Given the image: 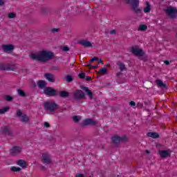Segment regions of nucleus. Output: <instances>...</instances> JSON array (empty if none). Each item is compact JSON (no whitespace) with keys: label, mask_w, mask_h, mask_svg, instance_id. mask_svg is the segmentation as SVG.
<instances>
[{"label":"nucleus","mask_w":177,"mask_h":177,"mask_svg":"<svg viewBox=\"0 0 177 177\" xmlns=\"http://www.w3.org/2000/svg\"><path fill=\"white\" fill-rule=\"evenodd\" d=\"M2 132L6 135H10V129L8 127H4L2 128Z\"/></svg>","instance_id":"obj_25"},{"label":"nucleus","mask_w":177,"mask_h":177,"mask_svg":"<svg viewBox=\"0 0 177 177\" xmlns=\"http://www.w3.org/2000/svg\"><path fill=\"white\" fill-rule=\"evenodd\" d=\"M53 53L49 50H40L37 53H32L30 55V59L32 60H38V62H41V63H46V62H49L51 59L53 58Z\"/></svg>","instance_id":"obj_1"},{"label":"nucleus","mask_w":177,"mask_h":177,"mask_svg":"<svg viewBox=\"0 0 177 177\" xmlns=\"http://www.w3.org/2000/svg\"><path fill=\"white\" fill-rule=\"evenodd\" d=\"M53 70H55L56 71H59L60 69L57 66H54Z\"/></svg>","instance_id":"obj_46"},{"label":"nucleus","mask_w":177,"mask_h":177,"mask_svg":"<svg viewBox=\"0 0 177 177\" xmlns=\"http://www.w3.org/2000/svg\"><path fill=\"white\" fill-rule=\"evenodd\" d=\"M66 80L67 81V82H71V81H73V77H71V75H67L66 77Z\"/></svg>","instance_id":"obj_34"},{"label":"nucleus","mask_w":177,"mask_h":177,"mask_svg":"<svg viewBox=\"0 0 177 177\" xmlns=\"http://www.w3.org/2000/svg\"><path fill=\"white\" fill-rule=\"evenodd\" d=\"M138 30H140V31H146V30H147V26L146 25H141Z\"/></svg>","instance_id":"obj_30"},{"label":"nucleus","mask_w":177,"mask_h":177,"mask_svg":"<svg viewBox=\"0 0 177 177\" xmlns=\"http://www.w3.org/2000/svg\"><path fill=\"white\" fill-rule=\"evenodd\" d=\"M0 70L2 71H15V70H16V66L0 62Z\"/></svg>","instance_id":"obj_3"},{"label":"nucleus","mask_w":177,"mask_h":177,"mask_svg":"<svg viewBox=\"0 0 177 177\" xmlns=\"http://www.w3.org/2000/svg\"><path fill=\"white\" fill-rule=\"evenodd\" d=\"M88 67H90V68H97V66H92L91 64H87Z\"/></svg>","instance_id":"obj_38"},{"label":"nucleus","mask_w":177,"mask_h":177,"mask_svg":"<svg viewBox=\"0 0 177 177\" xmlns=\"http://www.w3.org/2000/svg\"><path fill=\"white\" fill-rule=\"evenodd\" d=\"M79 77L80 78H85V73H80Z\"/></svg>","instance_id":"obj_43"},{"label":"nucleus","mask_w":177,"mask_h":177,"mask_svg":"<svg viewBox=\"0 0 177 177\" xmlns=\"http://www.w3.org/2000/svg\"><path fill=\"white\" fill-rule=\"evenodd\" d=\"M111 140L113 143L115 145H118V143H120V142H127L128 141V137L127 136H123L122 137H120L118 136H114Z\"/></svg>","instance_id":"obj_6"},{"label":"nucleus","mask_w":177,"mask_h":177,"mask_svg":"<svg viewBox=\"0 0 177 177\" xmlns=\"http://www.w3.org/2000/svg\"><path fill=\"white\" fill-rule=\"evenodd\" d=\"M98 74H100L101 75H106V74H107V68H100L98 71Z\"/></svg>","instance_id":"obj_26"},{"label":"nucleus","mask_w":177,"mask_h":177,"mask_svg":"<svg viewBox=\"0 0 177 177\" xmlns=\"http://www.w3.org/2000/svg\"><path fill=\"white\" fill-rule=\"evenodd\" d=\"M165 64L169 65V61H165Z\"/></svg>","instance_id":"obj_50"},{"label":"nucleus","mask_w":177,"mask_h":177,"mask_svg":"<svg viewBox=\"0 0 177 177\" xmlns=\"http://www.w3.org/2000/svg\"><path fill=\"white\" fill-rule=\"evenodd\" d=\"M4 97L7 102H12V100H13V97L10 95H6Z\"/></svg>","instance_id":"obj_32"},{"label":"nucleus","mask_w":177,"mask_h":177,"mask_svg":"<svg viewBox=\"0 0 177 177\" xmlns=\"http://www.w3.org/2000/svg\"><path fill=\"white\" fill-rule=\"evenodd\" d=\"M10 108L9 106L4 107L0 109V114H5V113L9 111Z\"/></svg>","instance_id":"obj_28"},{"label":"nucleus","mask_w":177,"mask_h":177,"mask_svg":"<svg viewBox=\"0 0 177 177\" xmlns=\"http://www.w3.org/2000/svg\"><path fill=\"white\" fill-rule=\"evenodd\" d=\"M10 153L12 156H16L17 154H20V153H21V147H14L12 149H11Z\"/></svg>","instance_id":"obj_14"},{"label":"nucleus","mask_w":177,"mask_h":177,"mask_svg":"<svg viewBox=\"0 0 177 177\" xmlns=\"http://www.w3.org/2000/svg\"><path fill=\"white\" fill-rule=\"evenodd\" d=\"M1 49H3V52L6 53H12L15 50V46H13V44H3L1 46Z\"/></svg>","instance_id":"obj_8"},{"label":"nucleus","mask_w":177,"mask_h":177,"mask_svg":"<svg viewBox=\"0 0 177 177\" xmlns=\"http://www.w3.org/2000/svg\"><path fill=\"white\" fill-rule=\"evenodd\" d=\"M156 84L158 86H160V88H167V84L163 83L162 81H161V80H157Z\"/></svg>","instance_id":"obj_23"},{"label":"nucleus","mask_w":177,"mask_h":177,"mask_svg":"<svg viewBox=\"0 0 177 177\" xmlns=\"http://www.w3.org/2000/svg\"><path fill=\"white\" fill-rule=\"evenodd\" d=\"M166 13L171 19H175L177 16V9L172 7H169L166 10Z\"/></svg>","instance_id":"obj_7"},{"label":"nucleus","mask_w":177,"mask_h":177,"mask_svg":"<svg viewBox=\"0 0 177 177\" xmlns=\"http://www.w3.org/2000/svg\"><path fill=\"white\" fill-rule=\"evenodd\" d=\"M18 95H19V96H26V93L21 89L18 90Z\"/></svg>","instance_id":"obj_31"},{"label":"nucleus","mask_w":177,"mask_h":177,"mask_svg":"<svg viewBox=\"0 0 177 177\" xmlns=\"http://www.w3.org/2000/svg\"><path fill=\"white\" fill-rule=\"evenodd\" d=\"M151 10V6L149 3V1L146 2V6L144 8L143 11L145 13H150Z\"/></svg>","instance_id":"obj_18"},{"label":"nucleus","mask_w":177,"mask_h":177,"mask_svg":"<svg viewBox=\"0 0 177 177\" xmlns=\"http://www.w3.org/2000/svg\"><path fill=\"white\" fill-rule=\"evenodd\" d=\"M37 85L41 89H44V88H46L45 86H46V82L40 80L37 82Z\"/></svg>","instance_id":"obj_20"},{"label":"nucleus","mask_w":177,"mask_h":177,"mask_svg":"<svg viewBox=\"0 0 177 177\" xmlns=\"http://www.w3.org/2000/svg\"><path fill=\"white\" fill-rule=\"evenodd\" d=\"M59 28H53L51 30V32H58Z\"/></svg>","instance_id":"obj_41"},{"label":"nucleus","mask_w":177,"mask_h":177,"mask_svg":"<svg viewBox=\"0 0 177 177\" xmlns=\"http://www.w3.org/2000/svg\"><path fill=\"white\" fill-rule=\"evenodd\" d=\"M159 154L161 158H167V157H171V151L168 150H160Z\"/></svg>","instance_id":"obj_11"},{"label":"nucleus","mask_w":177,"mask_h":177,"mask_svg":"<svg viewBox=\"0 0 177 177\" xmlns=\"http://www.w3.org/2000/svg\"><path fill=\"white\" fill-rule=\"evenodd\" d=\"M62 50H64V52H68V50H69V49L67 46H64Z\"/></svg>","instance_id":"obj_42"},{"label":"nucleus","mask_w":177,"mask_h":177,"mask_svg":"<svg viewBox=\"0 0 177 177\" xmlns=\"http://www.w3.org/2000/svg\"><path fill=\"white\" fill-rule=\"evenodd\" d=\"M43 169H45V167H43Z\"/></svg>","instance_id":"obj_54"},{"label":"nucleus","mask_w":177,"mask_h":177,"mask_svg":"<svg viewBox=\"0 0 177 177\" xmlns=\"http://www.w3.org/2000/svg\"><path fill=\"white\" fill-rule=\"evenodd\" d=\"M129 104H130L132 107L136 106V103L135 102H133V101H131V102H129Z\"/></svg>","instance_id":"obj_39"},{"label":"nucleus","mask_w":177,"mask_h":177,"mask_svg":"<svg viewBox=\"0 0 177 177\" xmlns=\"http://www.w3.org/2000/svg\"><path fill=\"white\" fill-rule=\"evenodd\" d=\"M92 80V77H89L87 78V81H91Z\"/></svg>","instance_id":"obj_51"},{"label":"nucleus","mask_w":177,"mask_h":177,"mask_svg":"<svg viewBox=\"0 0 177 177\" xmlns=\"http://www.w3.org/2000/svg\"><path fill=\"white\" fill-rule=\"evenodd\" d=\"M120 75H122V72H118V73H116V77H120Z\"/></svg>","instance_id":"obj_47"},{"label":"nucleus","mask_w":177,"mask_h":177,"mask_svg":"<svg viewBox=\"0 0 177 177\" xmlns=\"http://www.w3.org/2000/svg\"><path fill=\"white\" fill-rule=\"evenodd\" d=\"M3 5H5V1L4 0H0V6H2Z\"/></svg>","instance_id":"obj_44"},{"label":"nucleus","mask_w":177,"mask_h":177,"mask_svg":"<svg viewBox=\"0 0 177 177\" xmlns=\"http://www.w3.org/2000/svg\"><path fill=\"white\" fill-rule=\"evenodd\" d=\"M83 89L85 91L86 95L90 97V99L93 97V93H92V91H91L88 87H84Z\"/></svg>","instance_id":"obj_21"},{"label":"nucleus","mask_w":177,"mask_h":177,"mask_svg":"<svg viewBox=\"0 0 177 177\" xmlns=\"http://www.w3.org/2000/svg\"><path fill=\"white\" fill-rule=\"evenodd\" d=\"M127 3L131 5V9L135 13H142V10L139 8V0H125Z\"/></svg>","instance_id":"obj_2"},{"label":"nucleus","mask_w":177,"mask_h":177,"mask_svg":"<svg viewBox=\"0 0 177 177\" xmlns=\"http://www.w3.org/2000/svg\"><path fill=\"white\" fill-rule=\"evenodd\" d=\"M147 136L149 138H153V139H157V138H159L160 136L157 133L150 132L147 133Z\"/></svg>","instance_id":"obj_24"},{"label":"nucleus","mask_w":177,"mask_h":177,"mask_svg":"<svg viewBox=\"0 0 177 177\" xmlns=\"http://www.w3.org/2000/svg\"><path fill=\"white\" fill-rule=\"evenodd\" d=\"M99 60V58L97 57H94L93 59H91L90 63H93V62H97Z\"/></svg>","instance_id":"obj_35"},{"label":"nucleus","mask_w":177,"mask_h":177,"mask_svg":"<svg viewBox=\"0 0 177 177\" xmlns=\"http://www.w3.org/2000/svg\"><path fill=\"white\" fill-rule=\"evenodd\" d=\"M44 92L47 96H55L56 95V90L52 88V87L44 88Z\"/></svg>","instance_id":"obj_10"},{"label":"nucleus","mask_w":177,"mask_h":177,"mask_svg":"<svg viewBox=\"0 0 177 177\" xmlns=\"http://www.w3.org/2000/svg\"><path fill=\"white\" fill-rule=\"evenodd\" d=\"M10 171L12 172H19V171H21V169L20 167L12 166L10 167Z\"/></svg>","instance_id":"obj_27"},{"label":"nucleus","mask_w":177,"mask_h":177,"mask_svg":"<svg viewBox=\"0 0 177 177\" xmlns=\"http://www.w3.org/2000/svg\"><path fill=\"white\" fill-rule=\"evenodd\" d=\"M96 124V121L92 120V119H86L83 120L82 125L86 126V125H95Z\"/></svg>","instance_id":"obj_16"},{"label":"nucleus","mask_w":177,"mask_h":177,"mask_svg":"<svg viewBox=\"0 0 177 177\" xmlns=\"http://www.w3.org/2000/svg\"><path fill=\"white\" fill-rule=\"evenodd\" d=\"M41 161L44 165H49V164H52V156L48 153L45 152L41 155Z\"/></svg>","instance_id":"obj_4"},{"label":"nucleus","mask_w":177,"mask_h":177,"mask_svg":"<svg viewBox=\"0 0 177 177\" xmlns=\"http://www.w3.org/2000/svg\"><path fill=\"white\" fill-rule=\"evenodd\" d=\"M107 66H110V64H107Z\"/></svg>","instance_id":"obj_53"},{"label":"nucleus","mask_w":177,"mask_h":177,"mask_svg":"<svg viewBox=\"0 0 177 177\" xmlns=\"http://www.w3.org/2000/svg\"><path fill=\"white\" fill-rule=\"evenodd\" d=\"M44 127H45L46 128H49V127H50V124H49V122H44Z\"/></svg>","instance_id":"obj_40"},{"label":"nucleus","mask_w":177,"mask_h":177,"mask_svg":"<svg viewBox=\"0 0 177 177\" xmlns=\"http://www.w3.org/2000/svg\"><path fill=\"white\" fill-rule=\"evenodd\" d=\"M146 153H147V154H149V153H150V151H149V150H147Z\"/></svg>","instance_id":"obj_52"},{"label":"nucleus","mask_w":177,"mask_h":177,"mask_svg":"<svg viewBox=\"0 0 177 177\" xmlns=\"http://www.w3.org/2000/svg\"><path fill=\"white\" fill-rule=\"evenodd\" d=\"M8 17L9 19H15V17H16V14L10 12L8 14Z\"/></svg>","instance_id":"obj_33"},{"label":"nucleus","mask_w":177,"mask_h":177,"mask_svg":"<svg viewBox=\"0 0 177 177\" xmlns=\"http://www.w3.org/2000/svg\"><path fill=\"white\" fill-rule=\"evenodd\" d=\"M17 165H19L21 168H26L27 167V162L24 160H19L17 161Z\"/></svg>","instance_id":"obj_17"},{"label":"nucleus","mask_w":177,"mask_h":177,"mask_svg":"<svg viewBox=\"0 0 177 177\" xmlns=\"http://www.w3.org/2000/svg\"><path fill=\"white\" fill-rule=\"evenodd\" d=\"M59 95L61 97H67V96H68V92L62 91Z\"/></svg>","instance_id":"obj_29"},{"label":"nucleus","mask_w":177,"mask_h":177,"mask_svg":"<svg viewBox=\"0 0 177 177\" xmlns=\"http://www.w3.org/2000/svg\"><path fill=\"white\" fill-rule=\"evenodd\" d=\"M79 44H80V45H82V46H84V48H92V44L91 41H86V40H80L79 41Z\"/></svg>","instance_id":"obj_15"},{"label":"nucleus","mask_w":177,"mask_h":177,"mask_svg":"<svg viewBox=\"0 0 177 177\" xmlns=\"http://www.w3.org/2000/svg\"><path fill=\"white\" fill-rule=\"evenodd\" d=\"M44 109L48 110L50 113H53L57 109V104L53 102H47L44 103Z\"/></svg>","instance_id":"obj_5"},{"label":"nucleus","mask_w":177,"mask_h":177,"mask_svg":"<svg viewBox=\"0 0 177 177\" xmlns=\"http://www.w3.org/2000/svg\"><path fill=\"white\" fill-rule=\"evenodd\" d=\"M73 121H75V122H78V121H80V116H74Z\"/></svg>","instance_id":"obj_37"},{"label":"nucleus","mask_w":177,"mask_h":177,"mask_svg":"<svg viewBox=\"0 0 177 177\" xmlns=\"http://www.w3.org/2000/svg\"><path fill=\"white\" fill-rule=\"evenodd\" d=\"M75 177H84V174H77L75 176Z\"/></svg>","instance_id":"obj_45"},{"label":"nucleus","mask_w":177,"mask_h":177,"mask_svg":"<svg viewBox=\"0 0 177 177\" xmlns=\"http://www.w3.org/2000/svg\"><path fill=\"white\" fill-rule=\"evenodd\" d=\"M110 34H115V30H113L110 31Z\"/></svg>","instance_id":"obj_48"},{"label":"nucleus","mask_w":177,"mask_h":177,"mask_svg":"<svg viewBox=\"0 0 177 177\" xmlns=\"http://www.w3.org/2000/svg\"><path fill=\"white\" fill-rule=\"evenodd\" d=\"M103 62L102 61V59H100L99 61H98V64H102Z\"/></svg>","instance_id":"obj_49"},{"label":"nucleus","mask_w":177,"mask_h":177,"mask_svg":"<svg viewBox=\"0 0 177 177\" xmlns=\"http://www.w3.org/2000/svg\"><path fill=\"white\" fill-rule=\"evenodd\" d=\"M131 53L133 55H135L136 56H143L145 55V53H143V50L138 46L132 47L131 49Z\"/></svg>","instance_id":"obj_9"},{"label":"nucleus","mask_w":177,"mask_h":177,"mask_svg":"<svg viewBox=\"0 0 177 177\" xmlns=\"http://www.w3.org/2000/svg\"><path fill=\"white\" fill-rule=\"evenodd\" d=\"M23 113H21V111L20 109L17 111V115H18V117H21Z\"/></svg>","instance_id":"obj_36"},{"label":"nucleus","mask_w":177,"mask_h":177,"mask_svg":"<svg viewBox=\"0 0 177 177\" xmlns=\"http://www.w3.org/2000/svg\"><path fill=\"white\" fill-rule=\"evenodd\" d=\"M116 64L119 67L120 71H125V70H127V67L125 66V64H124V63L118 62Z\"/></svg>","instance_id":"obj_19"},{"label":"nucleus","mask_w":177,"mask_h":177,"mask_svg":"<svg viewBox=\"0 0 177 177\" xmlns=\"http://www.w3.org/2000/svg\"><path fill=\"white\" fill-rule=\"evenodd\" d=\"M21 121L25 124H27V122L30 121V118L27 115H22L21 116Z\"/></svg>","instance_id":"obj_22"},{"label":"nucleus","mask_w":177,"mask_h":177,"mask_svg":"<svg viewBox=\"0 0 177 177\" xmlns=\"http://www.w3.org/2000/svg\"><path fill=\"white\" fill-rule=\"evenodd\" d=\"M45 78L47 80V81H49V82H55L56 77H55V75L52 73H46L44 74Z\"/></svg>","instance_id":"obj_13"},{"label":"nucleus","mask_w":177,"mask_h":177,"mask_svg":"<svg viewBox=\"0 0 177 177\" xmlns=\"http://www.w3.org/2000/svg\"><path fill=\"white\" fill-rule=\"evenodd\" d=\"M73 96L75 99H84L85 97V94L81 90H77L74 92Z\"/></svg>","instance_id":"obj_12"}]
</instances>
